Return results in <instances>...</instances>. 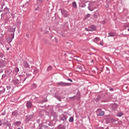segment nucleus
<instances>
[{"label": "nucleus", "mask_w": 129, "mask_h": 129, "mask_svg": "<svg viewBox=\"0 0 129 129\" xmlns=\"http://www.w3.org/2000/svg\"><path fill=\"white\" fill-rule=\"evenodd\" d=\"M9 32L10 33H13L11 34V37L9 38V40H8V42H10V43H11V42H12L13 41V39H14V38H15V32H16V27L15 26H13V27H11L10 29H9Z\"/></svg>", "instance_id": "nucleus-1"}, {"label": "nucleus", "mask_w": 129, "mask_h": 129, "mask_svg": "<svg viewBox=\"0 0 129 129\" xmlns=\"http://www.w3.org/2000/svg\"><path fill=\"white\" fill-rule=\"evenodd\" d=\"M57 85L59 86H69V85H70V84L67 83L59 82L57 83Z\"/></svg>", "instance_id": "nucleus-2"}, {"label": "nucleus", "mask_w": 129, "mask_h": 129, "mask_svg": "<svg viewBox=\"0 0 129 129\" xmlns=\"http://www.w3.org/2000/svg\"><path fill=\"white\" fill-rule=\"evenodd\" d=\"M96 28L94 26H92L91 28H86L85 30L87 32H93V31H95Z\"/></svg>", "instance_id": "nucleus-3"}, {"label": "nucleus", "mask_w": 129, "mask_h": 129, "mask_svg": "<svg viewBox=\"0 0 129 129\" xmlns=\"http://www.w3.org/2000/svg\"><path fill=\"white\" fill-rule=\"evenodd\" d=\"M5 91H6V89L5 87L3 86L0 87V95L4 93Z\"/></svg>", "instance_id": "nucleus-4"}, {"label": "nucleus", "mask_w": 129, "mask_h": 129, "mask_svg": "<svg viewBox=\"0 0 129 129\" xmlns=\"http://www.w3.org/2000/svg\"><path fill=\"white\" fill-rule=\"evenodd\" d=\"M27 106L28 108H31V107H32V102H31L30 101H27Z\"/></svg>", "instance_id": "nucleus-5"}, {"label": "nucleus", "mask_w": 129, "mask_h": 129, "mask_svg": "<svg viewBox=\"0 0 129 129\" xmlns=\"http://www.w3.org/2000/svg\"><path fill=\"white\" fill-rule=\"evenodd\" d=\"M13 83H14L15 85H19L20 83V81L18 79H15L13 81Z\"/></svg>", "instance_id": "nucleus-6"}, {"label": "nucleus", "mask_w": 129, "mask_h": 129, "mask_svg": "<svg viewBox=\"0 0 129 129\" xmlns=\"http://www.w3.org/2000/svg\"><path fill=\"white\" fill-rule=\"evenodd\" d=\"M18 114H19V112L17 111H14L12 112V115L13 116H18Z\"/></svg>", "instance_id": "nucleus-7"}, {"label": "nucleus", "mask_w": 129, "mask_h": 129, "mask_svg": "<svg viewBox=\"0 0 129 129\" xmlns=\"http://www.w3.org/2000/svg\"><path fill=\"white\" fill-rule=\"evenodd\" d=\"M24 67H25V68H29V63H28V62H27V61H25L24 62Z\"/></svg>", "instance_id": "nucleus-8"}, {"label": "nucleus", "mask_w": 129, "mask_h": 129, "mask_svg": "<svg viewBox=\"0 0 129 129\" xmlns=\"http://www.w3.org/2000/svg\"><path fill=\"white\" fill-rule=\"evenodd\" d=\"M5 73H6V76H10L12 74V71L9 70L8 71H6Z\"/></svg>", "instance_id": "nucleus-9"}, {"label": "nucleus", "mask_w": 129, "mask_h": 129, "mask_svg": "<svg viewBox=\"0 0 129 129\" xmlns=\"http://www.w3.org/2000/svg\"><path fill=\"white\" fill-rule=\"evenodd\" d=\"M21 124H22V122L20 121L15 122V125H16V126H19V125H21Z\"/></svg>", "instance_id": "nucleus-10"}, {"label": "nucleus", "mask_w": 129, "mask_h": 129, "mask_svg": "<svg viewBox=\"0 0 129 129\" xmlns=\"http://www.w3.org/2000/svg\"><path fill=\"white\" fill-rule=\"evenodd\" d=\"M32 118L33 116L32 115L27 116L26 117V120H27V121H29V120H31V119H32Z\"/></svg>", "instance_id": "nucleus-11"}, {"label": "nucleus", "mask_w": 129, "mask_h": 129, "mask_svg": "<svg viewBox=\"0 0 129 129\" xmlns=\"http://www.w3.org/2000/svg\"><path fill=\"white\" fill-rule=\"evenodd\" d=\"M98 115V116H103V115H104V111H101Z\"/></svg>", "instance_id": "nucleus-12"}, {"label": "nucleus", "mask_w": 129, "mask_h": 129, "mask_svg": "<svg viewBox=\"0 0 129 129\" xmlns=\"http://www.w3.org/2000/svg\"><path fill=\"white\" fill-rule=\"evenodd\" d=\"M73 8H74L75 9H76L77 8V5L76 4V2L73 3Z\"/></svg>", "instance_id": "nucleus-13"}, {"label": "nucleus", "mask_w": 129, "mask_h": 129, "mask_svg": "<svg viewBox=\"0 0 129 129\" xmlns=\"http://www.w3.org/2000/svg\"><path fill=\"white\" fill-rule=\"evenodd\" d=\"M5 11L6 12V13H7V14H8V13H9V12H10V9L9 8H8V7H6L5 8Z\"/></svg>", "instance_id": "nucleus-14"}, {"label": "nucleus", "mask_w": 129, "mask_h": 129, "mask_svg": "<svg viewBox=\"0 0 129 129\" xmlns=\"http://www.w3.org/2000/svg\"><path fill=\"white\" fill-rule=\"evenodd\" d=\"M38 72H39V70H38V69H37V68H34V74H36V73H38Z\"/></svg>", "instance_id": "nucleus-15"}, {"label": "nucleus", "mask_w": 129, "mask_h": 129, "mask_svg": "<svg viewBox=\"0 0 129 129\" xmlns=\"http://www.w3.org/2000/svg\"><path fill=\"white\" fill-rule=\"evenodd\" d=\"M15 72H16V73H18L20 71V70L19 69V68H15L14 70Z\"/></svg>", "instance_id": "nucleus-16"}, {"label": "nucleus", "mask_w": 129, "mask_h": 129, "mask_svg": "<svg viewBox=\"0 0 129 129\" xmlns=\"http://www.w3.org/2000/svg\"><path fill=\"white\" fill-rule=\"evenodd\" d=\"M66 119H67V117H66V116L63 115L61 117L62 120H66Z\"/></svg>", "instance_id": "nucleus-17"}, {"label": "nucleus", "mask_w": 129, "mask_h": 129, "mask_svg": "<svg viewBox=\"0 0 129 129\" xmlns=\"http://www.w3.org/2000/svg\"><path fill=\"white\" fill-rule=\"evenodd\" d=\"M74 120V118H73V117H71L69 119V121L70 122H72Z\"/></svg>", "instance_id": "nucleus-18"}, {"label": "nucleus", "mask_w": 129, "mask_h": 129, "mask_svg": "<svg viewBox=\"0 0 129 129\" xmlns=\"http://www.w3.org/2000/svg\"><path fill=\"white\" fill-rule=\"evenodd\" d=\"M117 115L118 116H122V115H123V114L122 113V112H119V113H118L117 114Z\"/></svg>", "instance_id": "nucleus-19"}, {"label": "nucleus", "mask_w": 129, "mask_h": 129, "mask_svg": "<svg viewBox=\"0 0 129 129\" xmlns=\"http://www.w3.org/2000/svg\"><path fill=\"white\" fill-rule=\"evenodd\" d=\"M52 67L51 66H49L47 68L48 71H50V70H52Z\"/></svg>", "instance_id": "nucleus-20"}, {"label": "nucleus", "mask_w": 129, "mask_h": 129, "mask_svg": "<svg viewBox=\"0 0 129 129\" xmlns=\"http://www.w3.org/2000/svg\"><path fill=\"white\" fill-rule=\"evenodd\" d=\"M7 90H9V91H10V90H11V86H7Z\"/></svg>", "instance_id": "nucleus-21"}, {"label": "nucleus", "mask_w": 129, "mask_h": 129, "mask_svg": "<svg viewBox=\"0 0 129 129\" xmlns=\"http://www.w3.org/2000/svg\"><path fill=\"white\" fill-rule=\"evenodd\" d=\"M88 18H90V14H88L87 16H86V18L87 19Z\"/></svg>", "instance_id": "nucleus-22"}, {"label": "nucleus", "mask_w": 129, "mask_h": 129, "mask_svg": "<svg viewBox=\"0 0 129 129\" xmlns=\"http://www.w3.org/2000/svg\"><path fill=\"white\" fill-rule=\"evenodd\" d=\"M95 41H99L100 40V38L99 37H96L95 39Z\"/></svg>", "instance_id": "nucleus-23"}, {"label": "nucleus", "mask_w": 129, "mask_h": 129, "mask_svg": "<svg viewBox=\"0 0 129 129\" xmlns=\"http://www.w3.org/2000/svg\"><path fill=\"white\" fill-rule=\"evenodd\" d=\"M1 114L2 115H5L6 114V111H5L4 112H2Z\"/></svg>", "instance_id": "nucleus-24"}, {"label": "nucleus", "mask_w": 129, "mask_h": 129, "mask_svg": "<svg viewBox=\"0 0 129 129\" xmlns=\"http://www.w3.org/2000/svg\"><path fill=\"white\" fill-rule=\"evenodd\" d=\"M27 77L25 78V79H24L23 81H22V83H24V82H25V81H26V79H27Z\"/></svg>", "instance_id": "nucleus-25"}, {"label": "nucleus", "mask_w": 129, "mask_h": 129, "mask_svg": "<svg viewBox=\"0 0 129 129\" xmlns=\"http://www.w3.org/2000/svg\"><path fill=\"white\" fill-rule=\"evenodd\" d=\"M100 45H101V46H103V41H101L100 42Z\"/></svg>", "instance_id": "nucleus-26"}, {"label": "nucleus", "mask_w": 129, "mask_h": 129, "mask_svg": "<svg viewBox=\"0 0 129 129\" xmlns=\"http://www.w3.org/2000/svg\"><path fill=\"white\" fill-rule=\"evenodd\" d=\"M6 76H7V75H6H6H3L2 76V78H4L6 77Z\"/></svg>", "instance_id": "nucleus-27"}, {"label": "nucleus", "mask_w": 129, "mask_h": 129, "mask_svg": "<svg viewBox=\"0 0 129 129\" xmlns=\"http://www.w3.org/2000/svg\"><path fill=\"white\" fill-rule=\"evenodd\" d=\"M33 87H34V88L37 87V85H36V84H33Z\"/></svg>", "instance_id": "nucleus-28"}, {"label": "nucleus", "mask_w": 129, "mask_h": 129, "mask_svg": "<svg viewBox=\"0 0 129 129\" xmlns=\"http://www.w3.org/2000/svg\"><path fill=\"white\" fill-rule=\"evenodd\" d=\"M3 125V123H2V120H0V126H2Z\"/></svg>", "instance_id": "nucleus-29"}, {"label": "nucleus", "mask_w": 129, "mask_h": 129, "mask_svg": "<svg viewBox=\"0 0 129 129\" xmlns=\"http://www.w3.org/2000/svg\"><path fill=\"white\" fill-rule=\"evenodd\" d=\"M101 110V109H98L97 110V112H98V111H100Z\"/></svg>", "instance_id": "nucleus-30"}, {"label": "nucleus", "mask_w": 129, "mask_h": 129, "mask_svg": "<svg viewBox=\"0 0 129 129\" xmlns=\"http://www.w3.org/2000/svg\"><path fill=\"white\" fill-rule=\"evenodd\" d=\"M69 81H71V82H73L72 80L71 79H68Z\"/></svg>", "instance_id": "nucleus-31"}, {"label": "nucleus", "mask_w": 129, "mask_h": 129, "mask_svg": "<svg viewBox=\"0 0 129 129\" xmlns=\"http://www.w3.org/2000/svg\"><path fill=\"white\" fill-rule=\"evenodd\" d=\"M0 57H3V54L2 53H0Z\"/></svg>", "instance_id": "nucleus-32"}, {"label": "nucleus", "mask_w": 129, "mask_h": 129, "mask_svg": "<svg viewBox=\"0 0 129 129\" xmlns=\"http://www.w3.org/2000/svg\"><path fill=\"white\" fill-rule=\"evenodd\" d=\"M1 6H2L1 9H3L4 8V5H1Z\"/></svg>", "instance_id": "nucleus-33"}, {"label": "nucleus", "mask_w": 129, "mask_h": 129, "mask_svg": "<svg viewBox=\"0 0 129 129\" xmlns=\"http://www.w3.org/2000/svg\"><path fill=\"white\" fill-rule=\"evenodd\" d=\"M110 36H112V37H113L114 35H113V34H110Z\"/></svg>", "instance_id": "nucleus-34"}, {"label": "nucleus", "mask_w": 129, "mask_h": 129, "mask_svg": "<svg viewBox=\"0 0 129 129\" xmlns=\"http://www.w3.org/2000/svg\"><path fill=\"white\" fill-rule=\"evenodd\" d=\"M3 124L6 125V124H7V123L6 122H5V123H3Z\"/></svg>", "instance_id": "nucleus-35"}, {"label": "nucleus", "mask_w": 129, "mask_h": 129, "mask_svg": "<svg viewBox=\"0 0 129 129\" xmlns=\"http://www.w3.org/2000/svg\"><path fill=\"white\" fill-rule=\"evenodd\" d=\"M29 35L28 34H26V37H28Z\"/></svg>", "instance_id": "nucleus-36"}, {"label": "nucleus", "mask_w": 129, "mask_h": 129, "mask_svg": "<svg viewBox=\"0 0 129 129\" xmlns=\"http://www.w3.org/2000/svg\"><path fill=\"white\" fill-rule=\"evenodd\" d=\"M10 49L9 48H7V50H9Z\"/></svg>", "instance_id": "nucleus-37"}, {"label": "nucleus", "mask_w": 129, "mask_h": 129, "mask_svg": "<svg viewBox=\"0 0 129 129\" xmlns=\"http://www.w3.org/2000/svg\"><path fill=\"white\" fill-rule=\"evenodd\" d=\"M0 13H2V10H0Z\"/></svg>", "instance_id": "nucleus-38"}, {"label": "nucleus", "mask_w": 129, "mask_h": 129, "mask_svg": "<svg viewBox=\"0 0 129 129\" xmlns=\"http://www.w3.org/2000/svg\"><path fill=\"white\" fill-rule=\"evenodd\" d=\"M17 129H21V128H18Z\"/></svg>", "instance_id": "nucleus-39"}, {"label": "nucleus", "mask_w": 129, "mask_h": 129, "mask_svg": "<svg viewBox=\"0 0 129 129\" xmlns=\"http://www.w3.org/2000/svg\"><path fill=\"white\" fill-rule=\"evenodd\" d=\"M90 10V11L91 12L92 10H90V9H89Z\"/></svg>", "instance_id": "nucleus-40"}, {"label": "nucleus", "mask_w": 129, "mask_h": 129, "mask_svg": "<svg viewBox=\"0 0 129 129\" xmlns=\"http://www.w3.org/2000/svg\"><path fill=\"white\" fill-rule=\"evenodd\" d=\"M3 16V14L1 15V16Z\"/></svg>", "instance_id": "nucleus-41"}, {"label": "nucleus", "mask_w": 129, "mask_h": 129, "mask_svg": "<svg viewBox=\"0 0 129 129\" xmlns=\"http://www.w3.org/2000/svg\"><path fill=\"white\" fill-rule=\"evenodd\" d=\"M20 81H22V79L20 80Z\"/></svg>", "instance_id": "nucleus-42"}, {"label": "nucleus", "mask_w": 129, "mask_h": 129, "mask_svg": "<svg viewBox=\"0 0 129 129\" xmlns=\"http://www.w3.org/2000/svg\"><path fill=\"white\" fill-rule=\"evenodd\" d=\"M0 4H1V0H0Z\"/></svg>", "instance_id": "nucleus-43"}, {"label": "nucleus", "mask_w": 129, "mask_h": 129, "mask_svg": "<svg viewBox=\"0 0 129 129\" xmlns=\"http://www.w3.org/2000/svg\"><path fill=\"white\" fill-rule=\"evenodd\" d=\"M59 100H60V99H59Z\"/></svg>", "instance_id": "nucleus-44"}]
</instances>
